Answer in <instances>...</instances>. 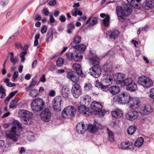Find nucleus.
I'll use <instances>...</instances> for the list:
<instances>
[{"label": "nucleus", "instance_id": "3", "mask_svg": "<svg viewBox=\"0 0 154 154\" xmlns=\"http://www.w3.org/2000/svg\"><path fill=\"white\" fill-rule=\"evenodd\" d=\"M122 86H126V89L130 91H135L137 89V84L131 78L126 79L121 83Z\"/></svg>", "mask_w": 154, "mask_h": 154}, {"label": "nucleus", "instance_id": "37", "mask_svg": "<svg viewBox=\"0 0 154 154\" xmlns=\"http://www.w3.org/2000/svg\"><path fill=\"white\" fill-rule=\"evenodd\" d=\"M53 32L52 31H48L47 33L45 41L47 42L50 41L53 38Z\"/></svg>", "mask_w": 154, "mask_h": 154}, {"label": "nucleus", "instance_id": "64", "mask_svg": "<svg viewBox=\"0 0 154 154\" xmlns=\"http://www.w3.org/2000/svg\"><path fill=\"white\" fill-rule=\"evenodd\" d=\"M14 124L18 126L19 127L21 126V124L17 120H14L13 122Z\"/></svg>", "mask_w": 154, "mask_h": 154}, {"label": "nucleus", "instance_id": "59", "mask_svg": "<svg viewBox=\"0 0 154 154\" xmlns=\"http://www.w3.org/2000/svg\"><path fill=\"white\" fill-rule=\"evenodd\" d=\"M46 80L45 75H43L41 77L40 80V81L42 82H45L46 81Z\"/></svg>", "mask_w": 154, "mask_h": 154}, {"label": "nucleus", "instance_id": "23", "mask_svg": "<svg viewBox=\"0 0 154 154\" xmlns=\"http://www.w3.org/2000/svg\"><path fill=\"white\" fill-rule=\"evenodd\" d=\"M123 10L125 13V15L127 16L130 15L132 11V8L130 5L128 4L124 5Z\"/></svg>", "mask_w": 154, "mask_h": 154}, {"label": "nucleus", "instance_id": "22", "mask_svg": "<svg viewBox=\"0 0 154 154\" xmlns=\"http://www.w3.org/2000/svg\"><path fill=\"white\" fill-rule=\"evenodd\" d=\"M98 18L97 17H90L86 22V24H88V26L90 27L93 26L97 23Z\"/></svg>", "mask_w": 154, "mask_h": 154}, {"label": "nucleus", "instance_id": "30", "mask_svg": "<svg viewBox=\"0 0 154 154\" xmlns=\"http://www.w3.org/2000/svg\"><path fill=\"white\" fill-rule=\"evenodd\" d=\"M71 56L72 59L77 62L81 61L83 58L82 56L80 55L79 56L75 51L71 53Z\"/></svg>", "mask_w": 154, "mask_h": 154}, {"label": "nucleus", "instance_id": "48", "mask_svg": "<svg viewBox=\"0 0 154 154\" xmlns=\"http://www.w3.org/2000/svg\"><path fill=\"white\" fill-rule=\"evenodd\" d=\"M27 52L26 51H24L21 52L20 55V57L21 58V61L22 62H24L25 60V56L27 54Z\"/></svg>", "mask_w": 154, "mask_h": 154}, {"label": "nucleus", "instance_id": "52", "mask_svg": "<svg viewBox=\"0 0 154 154\" xmlns=\"http://www.w3.org/2000/svg\"><path fill=\"white\" fill-rule=\"evenodd\" d=\"M78 9L77 8H74L72 11V15L74 17H76L77 15V11Z\"/></svg>", "mask_w": 154, "mask_h": 154}, {"label": "nucleus", "instance_id": "38", "mask_svg": "<svg viewBox=\"0 0 154 154\" xmlns=\"http://www.w3.org/2000/svg\"><path fill=\"white\" fill-rule=\"evenodd\" d=\"M67 32L68 33L70 34L72 33V30L75 29V26L73 23H70L67 25Z\"/></svg>", "mask_w": 154, "mask_h": 154}, {"label": "nucleus", "instance_id": "34", "mask_svg": "<svg viewBox=\"0 0 154 154\" xmlns=\"http://www.w3.org/2000/svg\"><path fill=\"white\" fill-rule=\"evenodd\" d=\"M92 89V86L91 83H86L85 84L84 86V91L85 92L91 91Z\"/></svg>", "mask_w": 154, "mask_h": 154}, {"label": "nucleus", "instance_id": "32", "mask_svg": "<svg viewBox=\"0 0 154 154\" xmlns=\"http://www.w3.org/2000/svg\"><path fill=\"white\" fill-rule=\"evenodd\" d=\"M144 139L142 137H138L137 139L134 143V145L136 146L140 147L143 143Z\"/></svg>", "mask_w": 154, "mask_h": 154}, {"label": "nucleus", "instance_id": "28", "mask_svg": "<svg viewBox=\"0 0 154 154\" xmlns=\"http://www.w3.org/2000/svg\"><path fill=\"white\" fill-rule=\"evenodd\" d=\"M114 77L116 78V81H118L119 84L122 85L121 83L124 81L125 75L121 73H118L115 74Z\"/></svg>", "mask_w": 154, "mask_h": 154}, {"label": "nucleus", "instance_id": "6", "mask_svg": "<svg viewBox=\"0 0 154 154\" xmlns=\"http://www.w3.org/2000/svg\"><path fill=\"white\" fill-rule=\"evenodd\" d=\"M131 97L129 94L126 92H124L117 96L116 102L120 104H125L129 103Z\"/></svg>", "mask_w": 154, "mask_h": 154}, {"label": "nucleus", "instance_id": "21", "mask_svg": "<svg viewBox=\"0 0 154 154\" xmlns=\"http://www.w3.org/2000/svg\"><path fill=\"white\" fill-rule=\"evenodd\" d=\"M130 102L131 103L130 107L137 109L140 105V102L138 98L137 97L131 98Z\"/></svg>", "mask_w": 154, "mask_h": 154}, {"label": "nucleus", "instance_id": "58", "mask_svg": "<svg viewBox=\"0 0 154 154\" xmlns=\"http://www.w3.org/2000/svg\"><path fill=\"white\" fill-rule=\"evenodd\" d=\"M47 30V27L45 26H43L42 28L41 32L42 33H45L46 32Z\"/></svg>", "mask_w": 154, "mask_h": 154}, {"label": "nucleus", "instance_id": "8", "mask_svg": "<svg viewBox=\"0 0 154 154\" xmlns=\"http://www.w3.org/2000/svg\"><path fill=\"white\" fill-rule=\"evenodd\" d=\"M20 114L22 122L26 125L30 124L29 122L32 117V113L27 110L22 109L20 111Z\"/></svg>", "mask_w": 154, "mask_h": 154}, {"label": "nucleus", "instance_id": "14", "mask_svg": "<svg viewBox=\"0 0 154 154\" xmlns=\"http://www.w3.org/2000/svg\"><path fill=\"white\" fill-rule=\"evenodd\" d=\"M153 112V109L150 105H143L141 107L140 112L143 115H148Z\"/></svg>", "mask_w": 154, "mask_h": 154}, {"label": "nucleus", "instance_id": "50", "mask_svg": "<svg viewBox=\"0 0 154 154\" xmlns=\"http://www.w3.org/2000/svg\"><path fill=\"white\" fill-rule=\"evenodd\" d=\"M109 86L106 85H104L102 83V85L100 88V89L103 91H106L108 90L109 91Z\"/></svg>", "mask_w": 154, "mask_h": 154}, {"label": "nucleus", "instance_id": "44", "mask_svg": "<svg viewBox=\"0 0 154 154\" xmlns=\"http://www.w3.org/2000/svg\"><path fill=\"white\" fill-rule=\"evenodd\" d=\"M110 17L108 15H106V17L103 20V23L105 26H107L109 25Z\"/></svg>", "mask_w": 154, "mask_h": 154}, {"label": "nucleus", "instance_id": "60", "mask_svg": "<svg viewBox=\"0 0 154 154\" xmlns=\"http://www.w3.org/2000/svg\"><path fill=\"white\" fill-rule=\"evenodd\" d=\"M28 138L29 140L33 141L35 140V136L33 135H30L28 137Z\"/></svg>", "mask_w": 154, "mask_h": 154}, {"label": "nucleus", "instance_id": "61", "mask_svg": "<svg viewBox=\"0 0 154 154\" xmlns=\"http://www.w3.org/2000/svg\"><path fill=\"white\" fill-rule=\"evenodd\" d=\"M124 15H121L120 16H118L119 20L121 22H122L125 21V18Z\"/></svg>", "mask_w": 154, "mask_h": 154}, {"label": "nucleus", "instance_id": "43", "mask_svg": "<svg viewBox=\"0 0 154 154\" xmlns=\"http://www.w3.org/2000/svg\"><path fill=\"white\" fill-rule=\"evenodd\" d=\"M11 55L10 58V60L13 64H15L17 62L18 60L16 57H14L13 52L9 53Z\"/></svg>", "mask_w": 154, "mask_h": 154}, {"label": "nucleus", "instance_id": "36", "mask_svg": "<svg viewBox=\"0 0 154 154\" xmlns=\"http://www.w3.org/2000/svg\"><path fill=\"white\" fill-rule=\"evenodd\" d=\"M37 83V81L33 79H32V82H31L29 86L25 88V90L26 91H28L30 90L31 88H33L36 85Z\"/></svg>", "mask_w": 154, "mask_h": 154}, {"label": "nucleus", "instance_id": "2", "mask_svg": "<svg viewBox=\"0 0 154 154\" xmlns=\"http://www.w3.org/2000/svg\"><path fill=\"white\" fill-rule=\"evenodd\" d=\"M45 103L42 99L38 98L33 100L31 104V109L34 112L42 110L44 108Z\"/></svg>", "mask_w": 154, "mask_h": 154}, {"label": "nucleus", "instance_id": "53", "mask_svg": "<svg viewBox=\"0 0 154 154\" xmlns=\"http://www.w3.org/2000/svg\"><path fill=\"white\" fill-rule=\"evenodd\" d=\"M102 84V83H100L98 81H96L95 83V86L96 87L100 88Z\"/></svg>", "mask_w": 154, "mask_h": 154}, {"label": "nucleus", "instance_id": "29", "mask_svg": "<svg viewBox=\"0 0 154 154\" xmlns=\"http://www.w3.org/2000/svg\"><path fill=\"white\" fill-rule=\"evenodd\" d=\"M82 38L79 35H77L74 38L73 41L71 43V45L72 47H76V46L80 43L81 41Z\"/></svg>", "mask_w": 154, "mask_h": 154}, {"label": "nucleus", "instance_id": "10", "mask_svg": "<svg viewBox=\"0 0 154 154\" xmlns=\"http://www.w3.org/2000/svg\"><path fill=\"white\" fill-rule=\"evenodd\" d=\"M17 128L15 126H13L11 130L6 133V137L13 142L17 141L19 136L17 134Z\"/></svg>", "mask_w": 154, "mask_h": 154}, {"label": "nucleus", "instance_id": "42", "mask_svg": "<svg viewBox=\"0 0 154 154\" xmlns=\"http://www.w3.org/2000/svg\"><path fill=\"white\" fill-rule=\"evenodd\" d=\"M6 90L3 88L2 85H0V94H1V98L3 99L6 96Z\"/></svg>", "mask_w": 154, "mask_h": 154}, {"label": "nucleus", "instance_id": "33", "mask_svg": "<svg viewBox=\"0 0 154 154\" xmlns=\"http://www.w3.org/2000/svg\"><path fill=\"white\" fill-rule=\"evenodd\" d=\"M90 97L88 95L84 96L81 99V101L83 104H85V105H88L90 100Z\"/></svg>", "mask_w": 154, "mask_h": 154}, {"label": "nucleus", "instance_id": "55", "mask_svg": "<svg viewBox=\"0 0 154 154\" xmlns=\"http://www.w3.org/2000/svg\"><path fill=\"white\" fill-rule=\"evenodd\" d=\"M121 146L122 148V149H131L129 147V146H125V145L124 143H121Z\"/></svg>", "mask_w": 154, "mask_h": 154}, {"label": "nucleus", "instance_id": "39", "mask_svg": "<svg viewBox=\"0 0 154 154\" xmlns=\"http://www.w3.org/2000/svg\"><path fill=\"white\" fill-rule=\"evenodd\" d=\"M123 9L120 6H117L116 7V12L118 16H120V15H124V16H125V13Z\"/></svg>", "mask_w": 154, "mask_h": 154}, {"label": "nucleus", "instance_id": "51", "mask_svg": "<svg viewBox=\"0 0 154 154\" xmlns=\"http://www.w3.org/2000/svg\"><path fill=\"white\" fill-rule=\"evenodd\" d=\"M137 3L138 2H136L135 0V2H133L130 5L132 8H134L135 9H139L140 7Z\"/></svg>", "mask_w": 154, "mask_h": 154}, {"label": "nucleus", "instance_id": "24", "mask_svg": "<svg viewBox=\"0 0 154 154\" xmlns=\"http://www.w3.org/2000/svg\"><path fill=\"white\" fill-rule=\"evenodd\" d=\"M103 69L106 72L110 73L113 69V66L111 62H109L104 64L103 66Z\"/></svg>", "mask_w": 154, "mask_h": 154}, {"label": "nucleus", "instance_id": "1", "mask_svg": "<svg viewBox=\"0 0 154 154\" xmlns=\"http://www.w3.org/2000/svg\"><path fill=\"white\" fill-rule=\"evenodd\" d=\"M89 61L91 64L95 65L90 69L89 73L95 78H98L100 75L101 72V68L98 65L99 58L96 56L92 57L89 59Z\"/></svg>", "mask_w": 154, "mask_h": 154}, {"label": "nucleus", "instance_id": "11", "mask_svg": "<svg viewBox=\"0 0 154 154\" xmlns=\"http://www.w3.org/2000/svg\"><path fill=\"white\" fill-rule=\"evenodd\" d=\"M41 119L44 122H48L51 120V113L48 108H46L39 114Z\"/></svg>", "mask_w": 154, "mask_h": 154}, {"label": "nucleus", "instance_id": "7", "mask_svg": "<svg viewBox=\"0 0 154 154\" xmlns=\"http://www.w3.org/2000/svg\"><path fill=\"white\" fill-rule=\"evenodd\" d=\"M76 109L73 106H69L64 108L62 111V115L65 118H70L74 116Z\"/></svg>", "mask_w": 154, "mask_h": 154}, {"label": "nucleus", "instance_id": "35", "mask_svg": "<svg viewBox=\"0 0 154 154\" xmlns=\"http://www.w3.org/2000/svg\"><path fill=\"white\" fill-rule=\"evenodd\" d=\"M136 128L134 126H130L127 130V132L128 135H132L134 134L136 131Z\"/></svg>", "mask_w": 154, "mask_h": 154}, {"label": "nucleus", "instance_id": "20", "mask_svg": "<svg viewBox=\"0 0 154 154\" xmlns=\"http://www.w3.org/2000/svg\"><path fill=\"white\" fill-rule=\"evenodd\" d=\"M112 78L110 75H106L103 77L101 80L103 84L109 86L112 84Z\"/></svg>", "mask_w": 154, "mask_h": 154}, {"label": "nucleus", "instance_id": "49", "mask_svg": "<svg viewBox=\"0 0 154 154\" xmlns=\"http://www.w3.org/2000/svg\"><path fill=\"white\" fill-rule=\"evenodd\" d=\"M17 102L15 99L12 100L10 102L9 105V107L10 108H16L17 106L16 104Z\"/></svg>", "mask_w": 154, "mask_h": 154}, {"label": "nucleus", "instance_id": "56", "mask_svg": "<svg viewBox=\"0 0 154 154\" xmlns=\"http://www.w3.org/2000/svg\"><path fill=\"white\" fill-rule=\"evenodd\" d=\"M55 95V91L54 90H51L49 93V95L51 97H54Z\"/></svg>", "mask_w": 154, "mask_h": 154}, {"label": "nucleus", "instance_id": "25", "mask_svg": "<svg viewBox=\"0 0 154 154\" xmlns=\"http://www.w3.org/2000/svg\"><path fill=\"white\" fill-rule=\"evenodd\" d=\"M99 128H100L99 127L98 125L95 124H89L87 127L88 131L91 133H94L97 132Z\"/></svg>", "mask_w": 154, "mask_h": 154}, {"label": "nucleus", "instance_id": "13", "mask_svg": "<svg viewBox=\"0 0 154 154\" xmlns=\"http://www.w3.org/2000/svg\"><path fill=\"white\" fill-rule=\"evenodd\" d=\"M138 116V112L134 109L129 110L125 113L126 118L128 120L131 121L136 119Z\"/></svg>", "mask_w": 154, "mask_h": 154}, {"label": "nucleus", "instance_id": "63", "mask_svg": "<svg viewBox=\"0 0 154 154\" xmlns=\"http://www.w3.org/2000/svg\"><path fill=\"white\" fill-rule=\"evenodd\" d=\"M18 72L17 71H15L13 75V78L14 79H16L18 77Z\"/></svg>", "mask_w": 154, "mask_h": 154}, {"label": "nucleus", "instance_id": "19", "mask_svg": "<svg viewBox=\"0 0 154 154\" xmlns=\"http://www.w3.org/2000/svg\"><path fill=\"white\" fill-rule=\"evenodd\" d=\"M87 130V128L83 122L79 123L76 125V131L79 134H83Z\"/></svg>", "mask_w": 154, "mask_h": 154}, {"label": "nucleus", "instance_id": "12", "mask_svg": "<svg viewBox=\"0 0 154 154\" xmlns=\"http://www.w3.org/2000/svg\"><path fill=\"white\" fill-rule=\"evenodd\" d=\"M71 92L74 97L75 98H78L82 93L80 86L77 83L74 84L72 88Z\"/></svg>", "mask_w": 154, "mask_h": 154}, {"label": "nucleus", "instance_id": "17", "mask_svg": "<svg viewBox=\"0 0 154 154\" xmlns=\"http://www.w3.org/2000/svg\"><path fill=\"white\" fill-rule=\"evenodd\" d=\"M78 111L80 113L85 116H88L91 114V111L87 108L85 105H81L78 107Z\"/></svg>", "mask_w": 154, "mask_h": 154}, {"label": "nucleus", "instance_id": "31", "mask_svg": "<svg viewBox=\"0 0 154 154\" xmlns=\"http://www.w3.org/2000/svg\"><path fill=\"white\" fill-rule=\"evenodd\" d=\"M112 117L116 118H120L123 116V112L120 110H117L112 112Z\"/></svg>", "mask_w": 154, "mask_h": 154}, {"label": "nucleus", "instance_id": "18", "mask_svg": "<svg viewBox=\"0 0 154 154\" xmlns=\"http://www.w3.org/2000/svg\"><path fill=\"white\" fill-rule=\"evenodd\" d=\"M143 8L146 10L154 8V0H145L143 3Z\"/></svg>", "mask_w": 154, "mask_h": 154}, {"label": "nucleus", "instance_id": "27", "mask_svg": "<svg viewBox=\"0 0 154 154\" xmlns=\"http://www.w3.org/2000/svg\"><path fill=\"white\" fill-rule=\"evenodd\" d=\"M120 91L119 87L118 86H113L109 88V91L113 95H115L119 93Z\"/></svg>", "mask_w": 154, "mask_h": 154}, {"label": "nucleus", "instance_id": "62", "mask_svg": "<svg viewBox=\"0 0 154 154\" xmlns=\"http://www.w3.org/2000/svg\"><path fill=\"white\" fill-rule=\"evenodd\" d=\"M77 75L79 76V75H80V76L82 77H85V75L82 72V71L81 70H80L79 72H77Z\"/></svg>", "mask_w": 154, "mask_h": 154}, {"label": "nucleus", "instance_id": "15", "mask_svg": "<svg viewBox=\"0 0 154 154\" xmlns=\"http://www.w3.org/2000/svg\"><path fill=\"white\" fill-rule=\"evenodd\" d=\"M120 33L119 31L117 30H109L107 32L106 35L109 38L113 40L118 38Z\"/></svg>", "mask_w": 154, "mask_h": 154}, {"label": "nucleus", "instance_id": "16", "mask_svg": "<svg viewBox=\"0 0 154 154\" xmlns=\"http://www.w3.org/2000/svg\"><path fill=\"white\" fill-rule=\"evenodd\" d=\"M67 77L73 82L76 83L79 79V77L77 72L72 71L68 73Z\"/></svg>", "mask_w": 154, "mask_h": 154}, {"label": "nucleus", "instance_id": "40", "mask_svg": "<svg viewBox=\"0 0 154 154\" xmlns=\"http://www.w3.org/2000/svg\"><path fill=\"white\" fill-rule=\"evenodd\" d=\"M32 89V88H31L30 90L29 91V95L32 97H36L38 95L37 90L35 89Z\"/></svg>", "mask_w": 154, "mask_h": 154}, {"label": "nucleus", "instance_id": "46", "mask_svg": "<svg viewBox=\"0 0 154 154\" xmlns=\"http://www.w3.org/2000/svg\"><path fill=\"white\" fill-rule=\"evenodd\" d=\"M73 69L75 70L76 72L77 73V72H79L80 70H81V68L80 65L77 63H75L72 66Z\"/></svg>", "mask_w": 154, "mask_h": 154}, {"label": "nucleus", "instance_id": "45", "mask_svg": "<svg viewBox=\"0 0 154 154\" xmlns=\"http://www.w3.org/2000/svg\"><path fill=\"white\" fill-rule=\"evenodd\" d=\"M107 130L108 132V133L109 136V140L111 141H113L114 140L113 133L108 128H107Z\"/></svg>", "mask_w": 154, "mask_h": 154}, {"label": "nucleus", "instance_id": "26", "mask_svg": "<svg viewBox=\"0 0 154 154\" xmlns=\"http://www.w3.org/2000/svg\"><path fill=\"white\" fill-rule=\"evenodd\" d=\"M70 89L67 86H64L62 88L61 94L63 97L66 98L68 97L69 94L70 93Z\"/></svg>", "mask_w": 154, "mask_h": 154}, {"label": "nucleus", "instance_id": "9", "mask_svg": "<svg viewBox=\"0 0 154 154\" xmlns=\"http://www.w3.org/2000/svg\"><path fill=\"white\" fill-rule=\"evenodd\" d=\"M62 99V97L60 96H57L53 99L52 101V106L55 111H61V104L63 103Z\"/></svg>", "mask_w": 154, "mask_h": 154}, {"label": "nucleus", "instance_id": "57", "mask_svg": "<svg viewBox=\"0 0 154 154\" xmlns=\"http://www.w3.org/2000/svg\"><path fill=\"white\" fill-rule=\"evenodd\" d=\"M17 91H13L11 92L8 95V96L10 97V98H11L13 97L15 94L17 93Z\"/></svg>", "mask_w": 154, "mask_h": 154}, {"label": "nucleus", "instance_id": "4", "mask_svg": "<svg viewBox=\"0 0 154 154\" xmlns=\"http://www.w3.org/2000/svg\"><path fill=\"white\" fill-rule=\"evenodd\" d=\"M90 107L92 110L91 111V113H92L95 115L98 114L102 116L105 114V112L102 111V106L98 103L95 101L92 102L91 104Z\"/></svg>", "mask_w": 154, "mask_h": 154}, {"label": "nucleus", "instance_id": "54", "mask_svg": "<svg viewBox=\"0 0 154 154\" xmlns=\"http://www.w3.org/2000/svg\"><path fill=\"white\" fill-rule=\"evenodd\" d=\"M66 19L65 16L63 15H61L59 17V20L62 22H64L66 20Z\"/></svg>", "mask_w": 154, "mask_h": 154}, {"label": "nucleus", "instance_id": "5", "mask_svg": "<svg viewBox=\"0 0 154 154\" xmlns=\"http://www.w3.org/2000/svg\"><path fill=\"white\" fill-rule=\"evenodd\" d=\"M138 83L144 87L149 88L153 85V81L149 78L144 76L139 77L138 79Z\"/></svg>", "mask_w": 154, "mask_h": 154}, {"label": "nucleus", "instance_id": "41", "mask_svg": "<svg viewBox=\"0 0 154 154\" xmlns=\"http://www.w3.org/2000/svg\"><path fill=\"white\" fill-rule=\"evenodd\" d=\"M74 48L79 51L80 52H82L85 51V45L84 44L78 45L76 46V47H74Z\"/></svg>", "mask_w": 154, "mask_h": 154}, {"label": "nucleus", "instance_id": "47", "mask_svg": "<svg viewBox=\"0 0 154 154\" xmlns=\"http://www.w3.org/2000/svg\"><path fill=\"white\" fill-rule=\"evenodd\" d=\"M64 63V60L62 58H59L56 61L57 65L59 67L63 66Z\"/></svg>", "mask_w": 154, "mask_h": 154}]
</instances>
